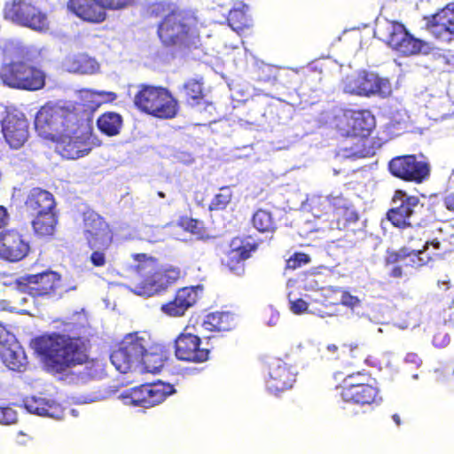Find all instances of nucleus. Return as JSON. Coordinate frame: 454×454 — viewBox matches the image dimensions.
<instances>
[{"instance_id":"obj_56","label":"nucleus","mask_w":454,"mask_h":454,"mask_svg":"<svg viewBox=\"0 0 454 454\" xmlns=\"http://www.w3.org/2000/svg\"><path fill=\"white\" fill-rule=\"evenodd\" d=\"M181 160L184 164H191V163H192L193 159L191 157V155L187 154V155H184V157L183 159H181Z\"/></svg>"},{"instance_id":"obj_2","label":"nucleus","mask_w":454,"mask_h":454,"mask_svg":"<svg viewBox=\"0 0 454 454\" xmlns=\"http://www.w3.org/2000/svg\"><path fill=\"white\" fill-rule=\"evenodd\" d=\"M35 350L43 356L51 373L64 372L87 359L81 341L63 335L43 336L35 341Z\"/></svg>"},{"instance_id":"obj_51","label":"nucleus","mask_w":454,"mask_h":454,"mask_svg":"<svg viewBox=\"0 0 454 454\" xmlns=\"http://www.w3.org/2000/svg\"><path fill=\"white\" fill-rule=\"evenodd\" d=\"M405 362L406 363H410V364H413L415 365H419L421 361L419 359V357L418 356L417 354H414V353H409L407 354L406 357H405Z\"/></svg>"},{"instance_id":"obj_18","label":"nucleus","mask_w":454,"mask_h":454,"mask_svg":"<svg viewBox=\"0 0 454 454\" xmlns=\"http://www.w3.org/2000/svg\"><path fill=\"white\" fill-rule=\"evenodd\" d=\"M388 168L395 176L416 183H421L429 175L428 164L418 160L414 155L395 157L390 160Z\"/></svg>"},{"instance_id":"obj_14","label":"nucleus","mask_w":454,"mask_h":454,"mask_svg":"<svg viewBox=\"0 0 454 454\" xmlns=\"http://www.w3.org/2000/svg\"><path fill=\"white\" fill-rule=\"evenodd\" d=\"M4 18L34 30L43 31L49 27L46 15L25 0L6 4Z\"/></svg>"},{"instance_id":"obj_9","label":"nucleus","mask_w":454,"mask_h":454,"mask_svg":"<svg viewBox=\"0 0 454 454\" xmlns=\"http://www.w3.org/2000/svg\"><path fill=\"white\" fill-rule=\"evenodd\" d=\"M342 90L345 93L370 98L377 96L382 98L392 94V84L387 78L368 71H360L344 78Z\"/></svg>"},{"instance_id":"obj_46","label":"nucleus","mask_w":454,"mask_h":454,"mask_svg":"<svg viewBox=\"0 0 454 454\" xmlns=\"http://www.w3.org/2000/svg\"><path fill=\"white\" fill-rule=\"evenodd\" d=\"M93 253L90 255L91 262L98 267L103 266L106 263L105 251L106 249H92Z\"/></svg>"},{"instance_id":"obj_31","label":"nucleus","mask_w":454,"mask_h":454,"mask_svg":"<svg viewBox=\"0 0 454 454\" xmlns=\"http://www.w3.org/2000/svg\"><path fill=\"white\" fill-rule=\"evenodd\" d=\"M25 205L27 210L35 215L39 213L52 211L55 202L53 196L49 192L34 188L29 192Z\"/></svg>"},{"instance_id":"obj_29","label":"nucleus","mask_w":454,"mask_h":454,"mask_svg":"<svg viewBox=\"0 0 454 454\" xmlns=\"http://www.w3.org/2000/svg\"><path fill=\"white\" fill-rule=\"evenodd\" d=\"M62 67L69 73L93 74L99 70V64L87 54L74 53L63 59Z\"/></svg>"},{"instance_id":"obj_20","label":"nucleus","mask_w":454,"mask_h":454,"mask_svg":"<svg viewBox=\"0 0 454 454\" xmlns=\"http://www.w3.org/2000/svg\"><path fill=\"white\" fill-rule=\"evenodd\" d=\"M59 276L52 271L41 274L28 275L17 281V287L20 292L28 293L32 296L49 294L59 286Z\"/></svg>"},{"instance_id":"obj_34","label":"nucleus","mask_w":454,"mask_h":454,"mask_svg":"<svg viewBox=\"0 0 454 454\" xmlns=\"http://www.w3.org/2000/svg\"><path fill=\"white\" fill-rule=\"evenodd\" d=\"M80 98L90 110H96L104 103L113 102L117 96L114 92L105 90H82Z\"/></svg>"},{"instance_id":"obj_26","label":"nucleus","mask_w":454,"mask_h":454,"mask_svg":"<svg viewBox=\"0 0 454 454\" xmlns=\"http://www.w3.org/2000/svg\"><path fill=\"white\" fill-rule=\"evenodd\" d=\"M200 286L184 287L177 291L174 301L161 306V310L170 317H181L197 301Z\"/></svg>"},{"instance_id":"obj_58","label":"nucleus","mask_w":454,"mask_h":454,"mask_svg":"<svg viewBox=\"0 0 454 454\" xmlns=\"http://www.w3.org/2000/svg\"><path fill=\"white\" fill-rule=\"evenodd\" d=\"M393 419H394V421H395L397 425H400V418H399V416H398V415L395 414V415L393 416Z\"/></svg>"},{"instance_id":"obj_25","label":"nucleus","mask_w":454,"mask_h":454,"mask_svg":"<svg viewBox=\"0 0 454 454\" xmlns=\"http://www.w3.org/2000/svg\"><path fill=\"white\" fill-rule=\"evenodd\" d=\"M230 247L231 250L226 255L224 263L231 271L236 275H241L244 272L243 262L250 256V252L255 250L256 247L249 240L244 241L235 238L231 240Z\"/></svg>"},{"instance_id":"obj_50","label":"nucleus","mask_w":454,"mask_h":454,"mask_svg":"<svg viewBox=\"0 0 454 454\" xmlns=\"http://www.w3.org/2000/svg\"><path fill=\"white\" fill-rule=\"evenodd\" d=\"M441 335H435L434 337V343L435 346L444 347L450 343V337L447 334L442 335V340L440 341Z\"/></svg>"},{"instance_id":"obj_15","label":"nucleus","mask_w":454,"mask_h":454,"mask_svg":"<svg viewBox=\"0 0 454 454\" xmlns=\"http://www.w3.org/2000/svg\"><path fill=\"white\" fill-rule=\"evenodd\" d=\"M0 122L5 142L11 148L19 149L27 141L28 122L20 113H10L7 107L0 104Z\"/></svg>"},{"instance_id":"obj_35","label":"nucleus","mask_w":454,"mask_h":454,"mask_svg":"<svg viewBox=\"0 0 454 454\" xmlns=\"http://www.w3.org/2000/svg\"><path fill=\"white\" fill-rule=\"evenodd\" d=\"M57 217L52 211L35 215L32 220V227L35 233L38 236H51L55 231Z\"/></svg>"},{"instance_id":"obj_23","label":"nucleus","mask_w":454,"mask_h":454,"mask_svg":"<svg viewBox=\"0 0 454 454\" xmlns=\"http://www.w3.org/2000/svg\"><path fill=\"white\" fill-rule=\"evenodd\" d=\"M29 251L28 243L15 230L0 233V258L10 262L23 259Z\"/></svg>"},{"instance_id":"obj_41","label":"nucleus","mask_w":454,"mask_h":454,"mask_svg":"<svg viewBox=\"0 0 454 454\" xmlns=\"http://www.w3.org/2000/svg\"><path fill=\"white\" fill-rule=\"evenodd\" d=\"M103 10H122L129 6L135 0H98Z\"/></svg>"},{"instance_id":"obj_60","label":"nucleus","mask_w":454,"mask_h":454,"mask_svg":"<svg viewBox=\"0 0 454 454\" xmlns=\"http://www.w3.org/2000/svg\"><path fill=\"white\" fill-rule=\"evenodd\" d=\"M454 378V369H453V372H452V376L450 379H449L450 380H451L452 379Z\"/></svg>"},{"instance_id":"obj_8","label":"nucleus","mask_w":454,"mask_h":454,"mask_svg":"<svg viewBox=\"0 0 454 454\" xmlns=\"http://www.w3.org/2000/svg\"><path fill=\"white\" fill-rule=\"evenodd\" d=\"M46 74L42 69L23 61L4 63L0 67V80L7 87L35 91L45 85Z\"/></svg>"},{"instance_id":"obj_7","label":"nucleus","mask_w":454,"mask_h":454,"mask_svg":"<svg viewBox=\"0 0 454 454\" xmlns=\"http://www.w3.org/2000/svg\"><path fill=\"white\" fill-rule=\"evenodd\" d=\"M134 104L141 111L161 119H172L178 111L177 101L162 87L142 86Z\"/></svg>"},{"instance_id":"obj_19","label":"nucleus","mask_w":454,"mask_h":454,"mask_svg":"<svg viewBox=\"0 0 454 454\" xmlns=\"http://www.w3.org/2000/svg\"><path fill=\"white\" fill-rule=\"evenodd\" d=\"M0 356L5 366L12 371L20 372L26 367L27 356L23 348L16 341L14 335L1 325Z\"/></svg>"},{"instance_id":"obj_45","label":"nucleus","mask_w":454,"mask_h":454,"mask_svg":"<svg viewBox=\"0 0 454 454\" xmlns=\"http://www.w3.org/2000/svg\"><path fill=\"white\" fill-rule=\"evenodd\" d=\"M340 303L353 309L360 306L361 301L358 297L354 296L348 292H343L340 297Z\"/></svg>"},{"instance_id":"obj_49","label":"nucleus","mask_w":454,"mask_h":454,"mask_svg":"<svg viewBox=\"0 0 454 454\" xmlns=\"http://www.w3.org/2000/svg\"><path fill=\"white\" fill-rule=\"evenodd\" d=\"M270 319L267 322V325L270 326H274L278 324L279 319V314L277 310L273 309L272 308L270 309Z\"/></svg>"},{"instance_id":"obj_54","label":"nucleus","mask_w":454,"mask_h":454,"mask_svg":"<svg viewBox=\"0 0 454 454\" xmlns=\"http://www.w3.org/2000/svg\"><path fill=\"white\" fill-rule=\"evenodd\" d=\"M391 275L395 278H399L402 276V270L400 267H395L393 270H392V273Z\"/></svg>"},{"instance_id":"obj_28","label":"nucleus","mask_w":454,"mask_h":454,"mask_svg":"<svg viewBox=\"0 0 454 454\" xmlns=\"http://www.w3.org/2000/svg\"><path fill=\"white\" fill-rule=\"evenodd\" d=\"M26 410L33 414L60 419L64 416L62 407L55 401L44 397L32 396L24 401Z\"/></svg>"},{"instance_id":"obj_17","label":"nucleus","mask_w":454,"mask_h":454,"mask_svg":"<svg viewBox=\"0 0 454 454\" xmlns=\"http://www.w3.org/2000/svg\"><path fill=\"white\" fill-rule=\"evenodd\" d=\"M84 236L90 249H108L113 241L109 225L95 212L84 214Z\"/></svg>"},{"instance_id":"obj_13","label":"nucleus","mask_w":454,"mask_h":454,"mask_svg":"<svg viewBox=\"0 0 454 454\" xmlns=\"http://www.w3.org/2000/svg\"><path fill=\"white\" fill-rule=\"evenodd\" d=\"M174 392L172 385L158 382L126 390L120 396L126 405L150 408L162 403L168 395Z\"/></svg>"},{"instance_id":"obj_32","label":"nucleus","mask_w":454,"mask_h":454,"mask_svg":"<svg viewBox=\"0 0 454 454\" xmlns=\"http://www.w3.org/2000/svg\"><path fill=\"white\" fill-rule=\"evenodd\" d=\"M235 325V318L229 312H213L206 316L202 326L207 331H229Z\"/></svg>"},{"instance_id":"obj_38","label":"nucleus","mask_w":454,"mask_h":454,"mask_svg":"<svg viewBox=\"0 0 454 454\" xmlns=\"http://www.w3.org/2000/svg\"><path fill=\"white\" fill-rule=\"evenodd\" d=\"M329 204L330 200L328 198H324L320 195H312L307 199L303 207L305 208L307 206L309 207L312 214L318 217L323 211L327 209Z\"/></svg>"},{"instance_id":"obj_11","label":"nucleus","mask_w":454,"mask_h":454,"mask_svg":"<svg viewBox=\"0 0 454 454\" xmlns=\"http://www.w3.org/2000/svg\"><path fill=\"white\" fill-rule=\"evenodd\" d=\"M90 132L87 124L77 122L69 125V130L60 132L56 136V151L68 160H75L87 155L92 149Z\"/></svg>"},{"instance_id":"obj_43","label":"nucleus","mask_w":454,"mask_h":454,"mask_svg":"<svg viewBox=\"0 0 454 454\" xmlns=\"http://www.w3.org/2000/svg\"><path fill=\"white\" fill-rule=\"evenodd\" d=\"M17 421V413L11 407H0V424L11 425Z\"/></svg>"},{"instance_id":"obj_59","label":"nucleus","mask_w":454,"mask_h":454,"mask_svg":"<svg viewBox=\"0 0 454 454\" xmlns=\"http://www.w3.org/2000/svg\"><path fill=\"white\" fill-rule=\"evenodd\" d=\"M159 196L161 197V198H164L165 197V194L162 192H159Z\"/></svg>"},{"instance_id":"obj_53","label":"nucleus","mask_w":454,"mask_h":454,"mask_svg":"<svg viewBox=\"0 0 454 454\" xmlns=\"http://www.w3.org/2000/svg\"><path fill=\"white\" fill-rule=\"evenodd\" d=\"M437 286L440 289L448 290L450 288V279L438 280Z\"/></svg>"},{"instance_id":"obj_48","label":"nucleus","mask_w":454,"mask_h":454,"mask_svg":"<svg viewBox=\"0 0 454 454\" xmlns=\"http://www.w3.org/2000/svg\"><path fill=\"white\" fill-rule=\"evenodd\" d=\"M9 221V214L7 212V209L0 206V228L4 227Z\"/></svg>"},{"instance_id":"obj_55","label":"nucleus","mask_w":454,"mask_h":454,"mask_svg":"<svg viewBox=\"0 0 454 454\" xmlns=\"http://www.w3.org/2000/svg\"><path fill=\"white\" fill-rule=\"evenodd\" d=\"M326 348H327V351L331 354H334L338 350V347L334 344L328 345Z\"/></svg>"},{"instance_id":"obj_44","label":"nucleus","mask_w":454,"mask_h":454,"mask_svg":"<svg viewBox=\"0 0 454 454\" xmlns=\"http://www.w3.org/2000/svg\"><path fill=\"white\" fill-rule=\"evenodd\" d=\"M288 300L290 303V309L294 314H301L305 312L308 309V304L305 301L302 299H295L294 300L292 298V294L289 292L288 294Z\"/></svg>"},{"instance_id":"obj_6","label":"nucleus","mask_w":454,"mask_h":454,"mask_svg":"<svg viewBox=\"0 0 454 454\" xmlns=\"http://www.w3.org/2000/svg\"><path fill=\"white\" fill-rule=\"evenodd\" d=\"M78 117L69 107L60 104L48 103L42 106L35 115V127L39 136L55 139L60 132L69 130V125L75 124Z\"/></svg>"},{"instance_id":"obj_27","label":"nucleus","mask_w":454,"mask_h":454,"mask_svg":"<svg viewBox=\"0 0 454 454\" xmlns=\"http://www.w3.org/2000/svg\"><path fill=\"white\" fill-rule=\"evenodd\" d=\"M67 7L77 17L88 22L100 23L106 18L102 5L96 0H69Z\"/></svg>"},{"instance_id":"obj_37","label":"nucleus","mask_w":454,"mask_h":454,"mask_svg":"<svg viewBox=\"0 0 454 454\" xmlns=\"http://www.w3.org/2000/svg\"><path fill=\"white\" fill-rule=\"evenodd\" d=\"M255 229L261 232L271 231L274 230V223L271 214L266 210H257L252 219Z\"/></svg>"},{"instance_id":"obj_22","label":"nucleus","mask_w":454,"mask_h":454,"mask_svg":"<svg viewBox=\"0 0 454 454\" xmlns=\"http://www.w3.org/2000/svg\"><path fill=\"white\" fill-rule=\"evenodd\" d=\"M296 373L280 359H273L269 364V377L266 380L267 389L277 395L289 389L295 381Z\"/></svg>"},{"instance_id":"obj_4","label":"nucleus","mask_w":454,"mask_h":454,"mask_svg":"<svg viewBox=\"0 0 454 454\" xmlns=\"http://www.w3.org/2000/svg\"><path fill=\"white\" fill-rule=\"evenodd\" d=\"M135 265L133 266L139 275L140 279L133 292L137 295L152 296L168 288L181 276L178 268L173 266L158 267L154 258L145 254L133 255Z\"/></svg>"},{"instance_id":"obj_61","label":"nucleus","mask_w":454,"mask_h":454,"mask_svg":"<svg viewBox=\"0 0 454 454\" xmlns=\"http://www.w3.org/2000/svg\"><path fill=\"white\" fill-rule=\"evenodd\" d=\"M193 223H193V221L192 220V221L190 222L191 226H193Z\"/></svg>"},{"instance_id":"obj_1","label":"nucleus","mask_w":454,"mask_h":454,"mask_svg":"<svg viewBox=\"0 0 454 454\" xmlns=\"http://www.w3.org/2000/svg\"><path fill=\"white\" fill-rule=\"evenodd\" d=\"M110 360L121 373L155 374L163 367L164 354L162 347L153 340L149 333L138 331L123 337Z\"/></svg>"},{"instance_id":"obj_47","label":"nucleus","mask_w":454,"mask_h":454,"mask_svg":"<svg viewBox=\"0 0 454 454\" xmlns=\"http://www.w3.org/2000/svg\"><path fill=\"white\" fill-rule=\"evenodd\" d=\"M309 255L305 254H296L294 258L288 260L287 264L289 268H296L309 262Z\"/></svg>"},{"instance_id":"obj_52","label":"nucleus","mask_w":454,"mask_h":454,"mask_svg":"<svg viewBox=\"0 0 454 454\" xmlns=\"http://www.w3.org/2000/svg\"><path fill=\"white\" fill-rule=\"evenodd\" d=\"M445 207L454 212V195H449L444 200Z\"/></svg>"},{"instance_id":"obj_3","label":"nucleus","mask_w":454,"mask_h":454,"mask_svg":"<svg viewBox=\"0 0 454 454\" xmlns=\"http://www.w3.org/2000/svg\"><path fill=\"white\" fill-rule=\"evenodd\" d=\"M333 124L342 136L357 137L355 146L340 149L338 156L345 159H359L369 155L365 148L366 137L375 126L374 116L366 110H339L334 116Z\"/></svg>"},{"instance_id":"obj_36","label":"nucleus","mask_w":454,"mask_h":454,"mask_svg":"<svg viewBox=\"0 0 454 454\" xmlns=\"http://www.w3.org/2000/svg\"><path fill=\"white\" fill-rule=\"evenodd\" d=\"M98 127L105 134L114 136L120 132L122 125V118L119 114L109 112L102 114L98 119Z\"/></svg>"},{"instance_id":"obj_30","label":"nucleus","mask_w":454,"mask_h":454,"mask_svg":"<svg viewBox=\"0 0 454 454\" xmlns=\"http://www.w3.org/2000/svg\"><path fill=\"white\" fill-rule=\"evenodd\" d=\"M430 30L436 37L444 40L454 35V4L447 5L433 17Z\"/></svg>"},{"instance_id":"obj_33","label":"nucleus","mask_w":454,"mask_h":454,"mask_svg":"<svg viewBox=\"0 0 454 454\" xmlns=\"http://www.w3.org/2000/svg\"><path fill=\"white\" fill-rule=\"evenodd\" d=\"M427 115L435 121L442 120L452 112V105L447 95L432 97L427 103Z\"/></svg>"},{"instance_id":"obj_5","label":"nucleus","mask_w":454,"mask_h":454,"mask_svg":"<svg viewBox=\"0 0 454 454\" xmlns=\"http://www.w3.org/2000/svg\"><path fill=\"white\" fill-rule=\"evenodd\" d=\"M198 20L189 12L174 11L165 16L158 35L166 45H190L199 36Z\"/></svg>"},{"instance_id":"obj_40","label":"nucleus","mask_w":454,"mask_h":454,"mask_svg":"<svg viewBox=\"0 0 454 454\" xmlns=\"http://www.w3.org/2000/svg\"><path fill=\"white\" fill-rule=\"evenodd\" d=\"M184 90L186 96L192 100H197L202 96V87L198 81L192 80L186 82Z\"/></svg>"},{"instance_id":"obj_12","label":"nucleus","mask_w":454,"mask_h":454,"mask_svg":"<svg viewBox=\"0 0 454 454\" xmlns=\"http://www.w3.org/2000/svg\"><path fill=\"white\" fill-rule=\"evenodd\" d=\"M413 234L410 235L409 247L402 250L398 256H408L411 265L413 267H421L426 265L431 257L426 254L427 250L432 248V254L439 256L444 254L448 251V243L437 239L430 240L426 237V232L421 227H418L413 231Z\"/></svg>"},{"instance_id":"obj_16","label":"nucleus","mask_w":454,"mask_h":454,"mask_svg":"<svg viewBox=\"0 0 454 454\" xmlns=\"http://www.w3.org/2000/svg\"><path fill=\"white\" fill-rule=\"evenodd\" d=\"M395 207L387 213L388 220L396 227L411 226L412 219L422 208L416 196H410L403 191H396L393 197Z\"/></svg>"},{"instance_id":"obj_42","label":"nucleus","mask_w":454,"mask_h":454,"mask_svg":"<svg viewBox=\"0 0 454 454\" xmlns=\"http://www.w3.org/2000/svg\"><path fill=\"white\" fill-rule=\"evenodd\" d=\"M228 21L233 30L239 31L245 25L246 17L241 12L234 10L230 12Z\"/></svg>"},{"instance_id":"obj_10","label":"nucleus","mask_w":454,"mask_h":454,"mask_svg":"<svg viewBox=\"0 0 454 454\" xmlns=\"http://www.w3.org/2000/svg\"><path fill=\"white\" fill-rule=\"evenodd\" d=\"M375 34L393 50L409 56L420 52L423 43L408 33L404 26L387 19L377 20Z\"/></svg>"},{"instance_id":"obj_21","label":"nucleus","mask_w":454,"mask_h":454,"mask_svg":"<svg viewBox=\"0 0 454 454\" xmlns=\"http://www.w3.org/2000/svg\"><path fill=\"white\" fill-rule=\"evenodd\" d=\"M207 348H200V339L186 328L176 340V356L179 360L201 363L208 358Z\"/></svg>"},{"instance_id":"obj_39","label":"nucleus","mask_w":454,"mask_h":454,"mask_svg":"<svg viewBox=\"0 0 454 454\" xmlns=\"http://www.w3.org/2000/svg\"><path fill=\"white\" fill-rule=\"evenodd\" d=\"M232 197L231 191L229 187H222L219 192L212 200L209 208L210 210H221L227 207Z\"/></svg>"},{"instance_id":"obj_24","label":"nucleus","mask_w":454,"mask_h":454,"mask_svg":"<svg viewBox=\"0 0 454 454\" xmlns=\"http://www.w3.org/2000/svg\"><path fill=\"white\" fill-rule=\"evenodd\" d=\"M352 377L345 380L340 393L345 402H352L358 404H371L376 403L379 397L377 387L369 384H355L351 382Z\"/></svg>"},{"instance_id":"obj_57","label":"nucleus","mask_w":454,"mask_h":454,"mask_svg":"<svg viewBox=\"0 0 454 454\" xmlns=\"http://www.w3.org/2000/svg\"><path fill=\"white\" fill-rule=\"evenodd\" d=\"M295 282L294 280H288L287 284H286V286H287V289L293 287L294 286Z\"/></svg>"}]
</instances>
